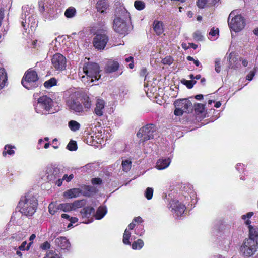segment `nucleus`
Masks as SVG:
<instances>
[{
    "mask_svg": "<svg viewBox=\"0 0 258 258\" xmlns=\"http://www.w3.org/2000/svg\"><path fill=\"white\" fill-rule=\"evenodd\" d=\"M66 104L69 109L77 113L88 111L91 107V101L89 96H82L78 92L70 95L66 100Z\"/></svg>",
    "mask_w": 258,
    "mask_h": 258,
    "instance_id": "1",
    "label": "nucleus"
},
{
    "mask_svg": "<svg viewBox=\"0 0 258 258\" xmlns=\"http://www.w3.org/2000/svg\"><path fill=\"white\" fill-rule=\"evenodd\" d=\"M130 18L129 13L122 6L116 7L113 20V28L117 33L125 35L128 33L127 21Z\"/></svg>",
    "mask_w": 258,
    "mask_h": 258,
    "instance_id": "2",
    "label": "nucleus"
},
{
    "mask_svg": "<svg viewBox=\"0 0 258 258\" xmlns=\"http://www.w3.org/2000/svg\"><path fill=\"white\" fill-rule=\"evenodd\" d=\"M36 198L31 194L22 196L19 202V211L26 216H31L36 211Z\"/></svg>",
    "mask_w": 258,
    "mask_h": 258,
    "instance_id": "3",
    "label": "nucleus"
},
{
    "mask_svg": "<svg viewBox=\"0 0 258 258\" xmlns=\"http://www.w3.org/2000/svg\"><path fill=\"white\" fill-rule=\"evenodd\" d=\"M53 103L51 98L43 95L38 98L37 102L34 105L35 111L40 114H47L52 109Z\"/></svg>",
    "mask_w": 258,
    "mask_h": 258,
    "instance_id": "4",
    "label": "nucleus"
},
{
    "mask_svg": "<svg viewBox=\"0 0 258 258\" xmlns=\"http://www.w3.org/2000/svg\"><path fill=\"white\" fill-rule=\"evenodd\" d=\"M228 25L231 29L235 32L241 31L245 26V22L243 17L237 14L236 11H232L229 15Z\"/></svg>",
    "mask_w": 258,
    "mask_h": 258,
    "instance_id": "5",
    "label": "nucleus"
},
{
    "mask_svg": "<svg viewBox=\"0 0 258 258\" xmlns=\"http://www.w3.org/2000/svg\"><path fill=\"white\" fill-rule=\"evenodd\" d=\"M257 248L258 240L246 239L240 248V252L242 255L249 257L256 252Z\"/></svg>",
    "mask_w": 258,
    "mask_h": 258,
    "instance_id": "6",
    "label": "nucleus"
},
{
    "mask_svg": "<svg viewBox=\"0 0 258 258\" xmlns=\"http://www.w3.org/2000/svg\"><path fill=\"white\" fill-rule=\"evenodd\" d=\"M38 78L35 71L29 69L25 74L22 80V84L27 89H32L37 86Z\"/></svg>",
    "mask_w": 258,
    "mask_h": 258,
    "instance_id": "7",
    "label": "nucleus"
},
{
    "mask_svg": "<svg viewBox=\"0 0 258 258\" xmlns=\"http://www.w3.org/2000/svg\"><path fill=\"white\" fill-rule=\"evenodd\" d=\"M83 72L88 76L94 79V81L98 80L101 77L100 68L96 63L88 62L85 63L83 67Z\"/></svg>",
    "mask_w": 258,
    "mask_h": 258,
    "instance_id": "8",
    "label": "nucleus"
},
{
    "mask_svg": "<svg viewBox=\"0 0 258 258\" xmlns=\"http://www.w3.org/2000/svg\"><path fill=\"white\" fill-rule=\"evenodd\" d=\"M155 131V125L149 124L140 129L137 136L138 138H141L140 141L143 142L152 139L154 137L153 133Z\"/></svg>",
    "mask_w": 258,
    "mask_h": 258,
    "instance_id": "9",
    "label": "nucleus"
},
{
    "mask_svg": "<svg viewBox=\"0 0 258 258\" xmlns=\"http://www.w3.org/2000/svg\"><path fill=\"white\" fill-rule=\"evenodd\" d=\"M108 41V37L105 33H98L93 38V45L98 50L103 49Z\"/></svg>",
    "mask_w": 258,
    "mask_h": 258,
    "instance_id": "10",
    "label": "nucleus"
},
{
    "mask_svg": "<svg viewBox=\"0 0 258 258\" xmlns=\"http://www.w3.org/2000/svg\"><path fill=\"white\" fill-rule=\"evenodd\" d=\"M51 62L53 67L58 71H62L66 67V58L60 53L54 54L52 59Z\"/></svg>",
    "mask_w": 258,
    "mask_h": 258,
    "instance_id": "11",
    "label": "nucleus"
},
{
    "mask_svg": "<svg viewBox=\"0 0 258 258\" xmlns=\"http://www.w3.org/2000/svg\"><path fill=\"white\" fill-rule=\"evenodd\" d=\"M170 208L172 209L173 215L176 218L184 214L185 206L178 201L172 200L170 203Z\"/></svg>",
    "mask_w": 258,
    "mask_h": 258,
    "instance_id": "12",
    "label": "nucleus"
},
{
    "mask_svg": "<svg viewBox=\"0 0 258 258\" xmlns=\"http://www.w3.org/2000/svg\"><path fill=\"white\" fill-rule=\"evenodd\" d=\"M174 104L175 106L181 108L185 112H189L192 109L191 102L187 99L176 100Z\"/></svg>",
    "mask_w": 258,
    "mask_h": 258,
    "instance_id": "13",
    "label": "nucleus"
},
{
    "mask_svg": "<svg viewBox=\"0 0 258 258\" xmlns=\"http://www.w3.org/2000/svg\"><path fill=\"white\" fill-rule=\"evenodd\" d=\"M47 178L50 181L55 180L60 177V170L57 167L52 166L47 167L46 169Z\"/></svg>",
    "mask_w": 258,
    "mask_h": 258,
    "instance_id": "14",
    "label": "nucleus"
},
{
    "mask_svg": "<svg viewBox=\"0 0 258 258\" xmlns=\"http://www.w3.org/2000/svg\"><path fill=\"white\" fill-rule=\"evenodd\" d=\"M109 7V3L107 0H98L96 2L95 8L98 12L104 15L107 13Z\"/></svg>",
    "mask_w": 258,
    "mask_h": 258,
    "instance_id": "15",
    "label": "nucleus"
},
{
    "mask_svg": "<svg viewBox=\"0 0 258 258\" xmlns=\"http://www.w3.org/2000/svg\"><path fill=\"white\" fill-rule=\"evenodd\" d=\"M54 243L56 246L62 249H68L70 247V243L64 237H59L55 239Z\"/></svg>",
    "mask_w": 258,
    "mask_h": 258,
    "instance_id": "16",
    "label": "nucleus"
},
{
    "mask_svg": "<svg viewBox=\"0 0 258 258\" xmlns=\"http://www.w3.org/2000/svg\"><path fill=\"white\" fill-rule=\"evenodd\" d=\"M105 101L103 99H98L96 101L95 104V108L94 109V113L98 116H101L103 115L104 108H105Z\"/></svg>",
    "mask_w": 258,
    "mask_h": 258,
    "instance_id": "17",
    "label": "nucleus"
},
{
    "mask_svg": "<svg viewBox=\"0 0 258 258\" xmlns=\"http://www.w3.org/2000/svg\"><path fill=\"white\" fill-rule=\"evenodd\" d=\"M171 163V160L169 158H162L158 159L156 162V167L158 170H163L167 168Z\"/></svg>",
    "mask_w": 258,
    "mask_h": 258,
    "instance_id": "18",
    "label": "nucleus"
},
{
    "mask_svg": "<svg viewBox=\"0 0 258 258\" xmlns=\"http://www.w3.org/2000/svg\"><path fill=\"white\" fill-rule=\"evenodd\" d=\"M119 66V63L117 61L109 60L106 64L105 70L107 73H113L118 70Z\"/></svg>",
    "mask_w": 258,
    "mask_h": 258,
    "instance_id": "19",
    "label": "nucleus"
},
{
    "mask_svg": "<svg viewBox=\"0 0 258 258\" xmlns=\"http://www.w3.org/2000/svg\"><path fill=\"white\" fill-rule=\"evenodd\" d=\"M82 194L79 188H72L63 192V196L68 198H73L79 197Z\"/></svg>",
    "mask_w": 258,
    "mask_h": 258,
    "instance_id": "20",
    "label": "nucleus"
},
{
    "mask_svg": "<svg viewBox=\"0 0 258 258\" xmlns=\"http://www.w3.org/2000/svg\"><path fill=\"white\" fill-rule=\"evenodd\" d=\"M219 0H198L197 5L200 8H204L216 4Z\"/></svg>",
    "mask_w": 258,
    "mask_h": 258,
    "instance_id": "21",
    "label": "nucleus"
},
{
    "mask_svg": "<svg viewBox=\"0 0 258 258\" xmlns=\"http://www.w3.org/2000/svg\"><path fill=\"white\" fill-rule=\"evenodd\" d=\"M153 29L157 35H160L164 32L163 22L155 21L153 23Z\"/></svg>",
    "mask_w": 258,
    "mask_h": 258,
    "instance_id": "22",
    "label": "nucleus"
},
{
    "mask_svg": "<svg viewBox=\"0 0 258 258\" xmlns=\"http://www.w3.org/2000/svg\"><path fill=\"white\" fill-rule=\"evenodd\" d=\"M94 208L92 207H87L81 210L80 213L83 218H89L94 212Z\"/></svg>",
    "mask_w": 258,
    "mask_h": 258,
    "instance_id": "23",
    "label": "nucleus"
},
{
    "mask_svg": "<svg viewBox=\"0 0 258 258\" xmlns=\"http://www.w3.org/2000/svg\"><path fill=\"white\" fill-rule=\"evenodd\" d=\"M7 81V73L3 68H0V89H2L5 86Z\"/></svg>",
    "mask_w": 258,
    "mask_h": 258,
    "instance_id": "24",
    "label": "nucleus"
},
{
    "mask_svg": "<svg viewBox=\"0 0 258 258\" xmlns=\"http://www.w3.org/2000/svg\"><path fill=\"white\" fill-rule=\"evenodd\" d=\"M107 209L106 207H99L95 215L96 219L100 220L102 219L106 214Z\"/></svg>",
    "mask_w": 258,
    "mask_h": 258,
    "instance_id": "25",
    "label": "nucleus"
},
{
    "mask_svg": "<svg viewBox=\"0 0 258 258\" xmlns=\"http://www.w3.org/2000/svg\"><path fill=\"white\" fill-rule=\"evenodd\" d=\"M57 209L63 212H67L72 211V204L69 203H62L58 205Z\"/></svg>",
    "mask_w": 258,
    "mask_h": 258,
    "instance_id": "26",
    "label": "nucleus"
},
{
    "mask_svg": "<svg viewBox=\"0 0 258 258\" xmlns=\"http://www.w3.org/2000/svg\"><path fill=\"white\" fill-rule=\"evenodd\" d=\"M15 148V146L11 145H6L4 148V151L3 152V156H6L7 154L12 155L15 153V151L13 149Z\"/></svg>",
    "mask_w": 258,
    "mask_h": 258,
    "instance_id": "27",
    "label": "nucleus"
},
{
    "mask_svg": "<svg viewBox=\"0 0 258 258\" xmlns=\"http://www.w3.org/2000/svg\"><path fill=\"white\" fill-rule=\"evenodd\" d=\"M76 9L72 7H70L69 8H68L64 12L65 16L68 18H71L74 17L76 15Z\"/></svg>",
    "mask_w": 258,
    "mask_h": 258,
    "instance_id": "28",
    "label": "nucleus"
},
{
    "mask_svg": "<svg viewBox=\"0 0 258 258\" xmlns=\"http://www.w3.org/2000/svg\"><path fill=\"white\" fill-rule=\"evenodd\" d=\"M68 126L70 129L74 132L79 130L80 127V123L75 120L70 121L68 123Z\"/></svg>",
    "mask_w": 258,
    "mask_h": 258,
    "instance_id": "29",
    "label": "nucleus"
},
{
    "mask_svg": "<svg viewBox=\"0 0 258 258\" xmlns=\"http://www.w3.org/2000/svg\"><path fill=\"white\" fill-rule=\"evenodd\" d=\"M131 236V233L129 232L128 229H126L124 231L123 236V243L126 245H131V242L129 241L130 238Z\"/></svg>",
    "mask_w": 258,
    "mask_h": 258,
    "instance_id": "30",
    "label": "nucleus"
},
{
    "mask_svg": "<svg viewBox=\"0 0 258 258\" xmlns=\"http://www.w3.org/2000/svg\"><path fill=\"white\" fill-rule=\"evenodd\" d=\"M121 165L123 170L125 172H127L131 168L132 162L128 160H123Z\"/></svg>",
    "mask_w": 258,
    "mask_h": 258,
    "instance_id": "31",
    "label": "nucleus"
},
{
    "mask_svg": "<svg viewBox=\"0 0 258 258\" xmlns=\"http://www.w3.org/2000/svg\"><path fill=\"white\" fill-rule=\"evenodd\" d=\"M144 246V242L141 239H139L137 241H135L133 243L132 245V247L133 249H140Z\"/></svg>",
    "mask_w": 258,
    "mask_h": 258,
    "instance_id": "32",
    "label": "nucleus"
},
{
    "mask_svg": "<svg viewBox=\"0 0 258 258\" xmlns=\"http://www.w3.org/2000/svg\"><path fill=\"white\" fill-rule=\"evenodd\" d=\"M57 83V80L54 78H52L49 80L46 81L44 83V86L46 88H50L54 85H56Z\"/></svg>",
    "mask_w": 258,
    "mask_h": 258,
    "instance_id": "33",
    "label": "nucleus"
},
{
    "mask_svg": "<svg viewBox=\"0 0 258 258\" xmlns=\"http://www.w3.org/2000/svg\"><path fill=\"white\" fill-rule=\"evenodd\" d=\"M134 6L138 10H142L145 8V5L143 1H136L134 3Z\"/></svg>",
    "mask_w": 258,
    "mask_h": 258,
    "instance_id": "34",
    "label": "nucleus"
},
{
    "mask_svg": "<svg viewBox=\"0 0 258 258\" xmlns=\"http://www.w3.org/2000/svg\"><path fill=\"white\" fill-rule=\"evenodd\" d=\"M81 81L84 83L90 84L93 82L94 80V79L88 76L87 75H83L81 77Z\"/></svg>",
    "mask_w": 258,
    "mask_h": 258,
    "instance_id": "35",
    "label": "nucleus"
},
{
    "mask_svg": "<svg viewBox=\"0 0 258 258\" xmlns=\"http://www.w3.org/2000/svg\"><path fill=\"white\" fill-rule=\"evenodd\" d=\"M67 148L70 151H75L77 149V144L75 141H70L67 146Z\"/></svg>",
    "mask_w": 258,
    "mask_h": 258,
    "instance_id": "36",
    "label": "nucleus"
},
{
    "mask_svg": "<svg viewBox=\"0 0 258 258\" xmlns=\"http://www.w3.org/2000/svg\"><path fill=\"white\" fill-rule=\"evenodd\" d=\"M153 189L151 187H148L145 192V196L148 200H150L153 197Z\"/></svg>",
    "mask_w": 258,
    "mask_h": 258,
    "instance_id": "37",
    "label": "nucleus"
},
{
    "mask_svg": "<svg viewBox=\"0 0 258 258\" xmlns=\"http://www.w3.org/2000/svg\"><path fill=\"white\" fill-rule=\"evenodd\" d=\"M195 110L197 113H202L204 110V105L200 103L195 104Z\"/></svg>",
    "mask_w": 258,
    "mask_h": 258,
    "instance_id": "38",
    "label": "nucleus"
},
{
    "mask_svg": "<svg viewBox=\"0 0 258 258\" xmlns=\"http://www.w3.org/2000/svg\"><path fill=\"white\" fill-rule=\"evenodd\" d=\"M209 36H211L210 39L212 40V37H216L219 35V29L218 28L215 29L214 28H212L209 33ZM215 39L214 38L213 40H215Z\"/></svg>",
    "mask_w": 258,
    "mask_h": 258,
    "instance_id": "39",
    "label": "nucleus"
},
{
    "mask_svg": "<svg viewBox=\"0 0 258 258\" xmlns=\"http://www.w3.org/2000/svg\"><path fill=\"white\" fill-rule=\"evenodd\" d=\"M194 38L195 40L198 41H201L203 40L204 37L200 31H196L193 34Z\"/></svg>",
    "mask_w": 258,
    "mask_h": 258,
    "instance_id": "40",
    "label": "nucleus"
},
{
    "mask_svg": "<svg viewBox=\"0 0 258 258\" xmlns=\"http://www.w3.org/2000/svg\"><path fill=\"white\" fill-rule=\"evenodd\" d=\"M182 82L186 86V87L191 89L193 87L194 85L196 83V81L194 80H184Z\"/></svg>",
    "mask_w": 258,
    "mask_h": 258,
    "instance_id": "41",
    "label": "nucleus"
},
{
    "mask_svg": "<svg viewBox=\"0 0 258 258\" xmlns=\"http://www.w3.org/2000/svg\"><path fill=\"white\" fill-rule=\"evenodd\" d=\"M234 59H236V57H235V55L233 53L231 52L229 54L228 58H227V59L229 61V67H231V68H233L234 67V65H233V63L232 62V61L234 60Z\"/></svg>",
    "mask_w": 258,
    "mask_h": 258,
    "instance_id": "42",
    "label": "nucleus"
},
{
    "mask_svg": "<svg viewBox=\"0 0 258 258\" xmlns=\"http://www.w3.org/2000/svg\"><path fill=\"white\" fill-rule=\"evenodd\" d=\"M44 258H60V256L53 251L47 252Z\"/></svg>",
    "mask_w": 258,
    "mask_h": 258,
    "instance_id": "43",
    "label": "nucleus"
},
{
    "mask_svg": "<svg viewBox=\"0 0 258 258\" xmlns=\"http://www.w3.org/2000/svg\"><path fill=\"white\" fill-rule=\"evenodd\" d=\"M215 70L218 73L221 71L220 60L219 58H216L215 60Z\"/></svg>",
    "mask_w": 258,
    "mask_h": 258,
    "instance_id": "44",
    "label": "nucleus"
},
{
    "mask_svg": "<svg viewBox=\"0 0 258 258\" xmlns=\"http://www.w3.org/2000/svg\"><path fill=\"white\" fill-rule=\"evenodd\" d=\"M82 201H75L72 204V208L73 210H75L76 208H78L81 207Z\"/></svg>",
    "mask_w": 258,
    "mask_h": 258,
    "instance_id": "45",
    "label": "nucleus"
},
{
    "mask_svg": "<svg viewBox=\"0 0 258 258\" xmlns=\"http://www.w3.org/2000/svg\"><path fill=\"white\" fill-rule=\"evenodd\" d=\"M176 107V109L174 110V113L176 116H180L182 115L183 113V112H185L183 111V110H182L181 108L178 107V106H175Z\"/></svg>",
    "mask_w": 258,
    "mask_h": 258,
    "instance_id": "46",
    "label": "nucleus"
},
{
    "mask_svg": "<svg viewBox=\"0 0 258 258\" xmlns=\"http://www.w3.org/2000/svg\"><path fill=\"white\" fill-rule=\"evenodd\" d=\"M45 1V0H43V1L41 0L38 3L39 6V10L41 12H43L45 10V3H44ZM46 7H47V6H46Z\"/></svg>",
    "mask_w": 258,
    "mask_h": 258,
    "instance_id": "47",
    "label": "nucleus"
},
{
    "mask_svg": "<svg viewBox=\"0 0 258 258\" xmlns=\"http://www.w3.org/2000/svg\"><path fill=\"white\" fill-rule=\"evenodd\" d=\"M172 62L173 60L171 57H166L162 60V62L164 64H170Z\"/></svg>",
    "mask_w": 258,
    "mask_h": 258,
    "instance_id": "48",
    "label": "nucleus"
},
{
    "mask_svg": "<svg viewBox=\"0 0 258 258\" xmlns=\"http://www.w3.org/2000/svg\"><path fill=\"white\" fill-rule=\"evenodd\" d=\"M92 183L93 184L100 185L102 183V180L99 178H94L92 179Z\"/></svg>",
    "mask_w": 258,
    "mask_h": 258,
    "instance_id": "49",
    "label": "nucleus"
},
{
    "mask_svg": "<svg viewBox=\"0 0 258 258\" xmlns=\"http://www.w3.org/2000/svg\"><path fill=\"white\" fill-rule=\"evenodd\" d=\"M50 247V245L49 242H45L40 246V247L43 250H47Z\"/></svg>",
    "mask_w": 258,
    "mask_h": 258,
    "instance_id": "50",
    "label": "nucleus"
},
{
    "mask_svg": "<svg viewBox=\"0 0 258 258\" xmlns=\"http://www.w3.org/2000/svg\"><path fill=\"white\" fill-rule=\"evenodd\" d=\"M255 75V72L253 71H251L249 72V73L246 76V78L247 80L249 81L252 80L253 77Z\"/></svg>",
    "mask_w": 258,
    "mask_h": 258,
    "instance_id": "51",
    "label": "nucleus"
},
{
    "mask_svg": "<svg viewBox=\"0 0 258 258\" xmlns=\"http://www.w3.org/2000/svg\"><path fill=\"white\" fill-rule=\"evenodd\" d=\"M73 174H71L69 176L67 174H64L62 177V180H66L67 182H69L73 179Z\"/></svg>",
    "mask_w": 258,
    "mask_h": 258,
    "instance_id": "52",
    "label": "nucleus"
},
{
    "mask_svg": "<svg viewBox=\"0 0 258 258\" xmlns=\"http://www.w3.org/2000/svg\"><path fill=\"white\" fill-rule=\"evenodd\" d=\"M27 243L26 241H24L22 242L21 245L19 247V249L20 250H26V245H27Z\"/></svg>",
    "mask_w": 258,
    "mask_h": 258,
    "instance_id": "53",
    "label": "nucleus"
},
{
    "mask_svg": "<svg viewBox=\"0 0 258 258\" xmlns=\"http://www.w3.org/2000/svg\"><path fill=\"white\" fill-rule=\"evenodd\" d=\"M252 212H249L247 213L246 215H243L242 216V219L243 220L246 219V218H250L253 215Z\"/></svg>",
    "mask_w": 258,
    "mask_h": 258,
    "instance_id": "54",
    "label": "nucleus"
},
{
    "mask_svg": "<svg viewBox=\"0 0 258 258\" xmlns=\"http://www.w3.org/2000/svg\"><path fill=\"white\" fill-rule=\"evenodd\" d=\"M240 61H241L242 64L244 67H246L248 66V61L247 60L242 58H240Z\"/></svg>",
    "mask_w": 258,
    "mask_h": 258,
    "instance_id": "55",
    "label": "nucleus"
},
{
    "mask_svg": "<svg viewBox=\"0 0 258 258\" xmlns=\"http://www.w3.org/2000/svg\"><path fill=\"white\" fill-rule=\"evenodd\" d=\"M147 73V71L145 68H143L140 71V76H146Z\"/></svg>",
    "mask_w": 258,
    "mask_h": 258,
    "instance_id": "56",
    "label": "nucleus"
},
{
    "mask_svg": "<svg viewBox=\"0 0 258 258\" xmlns=\"http://www.w3.org/2000/svg\"><path fill=\"white\" fill-rule=\"evenodd\" d=\"M133 222L140 223L143 222V220L141 217H137L134 219Z\"/></svg>",
    "mask_w": 258,
    "mask_h": 258,
    "instance_id": "57",
    "label": "nucleus"
},
{
    "mask_svg": "<svg viewBox=\"0 0 258 258\" xmlns=\"http://www.w3.org/2000/svg\"><path fill=\"white\" fill-rule=\"evenodd\" d=\"M69 221L72 223H75L78 221V218H77L76 217H71Z\"/></svg>",
    "mask_w": 258,
    "mask_h": 258,
    "instance_id": "58",
    "label": "nucleus"
},
{
    "mask_svg": "<svg viewBox=\"0 0 258 258\" xmlns=\"http://www.w3.org/2000/svg\"><path fill=\"white\" fill-rule=\"evenodd\" d=\"M243 165L242 164H241V163H239V164H237L236 166V169L239 171V172H241V171H240V167H241V169H242L243 168Z\"/></svg>",
    "mask_w": 258,
    "mask_h": 258,
    "instance_id": "59",
    "label": "nucleus"
},
{
    "mask_svg": "<svg viewBox=\"0 0 258 258\" xmlns=\"http://www.w3.org/2000/svg\"><path fill=\"white\" fill-rule=\"evenodd\" d=\"M52 206H53V205L52 204H50L49 205V207H48V208H49V213L51 214H54L55 212V210H52Z\"/></svg>",
    "mask_w": 258,
    "mask_h": 258,
    "instance_id": "60",
    "label": "nucleus"
},
{
    "mask_svg": "<svg viewBox=\"0 0 258 258\" xmlns=\"http://www.w3.org/2000/svg\"><path fill=\"white\" fill-rule=\"evenodd\" d=\"M135 226V224L133 221L132 223H131L128 225V230H132V229H133L134 228Z\"/></svg>",
    "mask_w": 258,
    "mask_h": 258,
    "instance_id": "61",
    "label": "nucleus"
},
{
    "mask_svg": "<svg viewBox=\"0 0 258 258\" xmlns=\"http://www.w3.org/2000/svg\"><path fill=\"white\" fill-rule=\"evenodd\" d=\"M57 180L56 181V184L58 185V186H60L61 185H62V181L63 180H62V179H60V178H57Z\"/></svg>",
    "mask_w": 258,
    "mask_h": 258,
    "instance_id": "62",
    "label": "nucleus"
},
{
    "mask_svg": "<svg viewBox=\"0 0 258 258\" xmlns=\"http://www.w3.org/2000/svg\"><path fill=\"white\" fill-rule=\"evenodd\" d=\"M61 216L62 218L68 219L69 221L71 218V217L67 214H62Z\"/></svg>",
    "mask_w": 258,
    "mask_h": 258,
    "instance_id": "63",
    "label": "nucleus"
},
{
    "mask_svg": "<svg viewBox=\"0 0 258 258\" xmlns=\"http://www.w3.org/2000/svg\"><path fill=\"white\" fill-rule=\"evenodd\" d=\"M195 98L197 100H201L203 98V95L202 94H198L196 95Z\"/></svg>",
    "mask_w": 258,
    "mask_h": 258,
    "instance_id": "64",
    "label": "nucleus"
}]
</instances>
